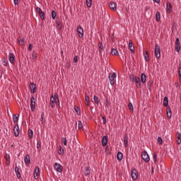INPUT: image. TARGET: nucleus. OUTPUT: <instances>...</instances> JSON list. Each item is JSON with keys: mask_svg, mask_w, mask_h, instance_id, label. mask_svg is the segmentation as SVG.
<instances>
[{"mask_svg": "<svg viewBox=\"0 0 181 181\" xmlns=\"http://www.w3.org/2000/svg\"><path fill=\"white\" fill-rule=\"evenodd\" d=\"M54 103L56 105H60V100H59V95L56 93L54 95H52L50 98V105L52 108H54Z\"/></svg>", "mask_w": 181, "mask_h": 181, "instance_id": "f257e3e1", "label": "nucleus"}, {"mask_svg": "<svg viewBox=\"0 0 181 181\" xmlns=\"http://www.w3.org/2000/svg\"><path fill=\"white\" fill-rule=\"evenodd\" d=\"M129 78L132 83H135L136 88H141V78L134 75H130Z\"/></svg>", "mask_w": 181, "mask_h": 181, "instance_id": "f03ea898", "label": "nucleus"}, {"mask_svg": "<svg viewBox=\"0 0 181 181\" xmlns=\"http://www.w3.org/2000/svg\"><path fill=\"white\" fill-rule=\"evenodd\" d=\"M154 53L157 59H160V46L158 44H156Z\"/></svg>", "mask_w": 181, "mask_h": 181, "instance_id": "7ed1b4c3", "label": "nucleus"}, {"mask_svg": "<svg viewBox=\"0 0 181 181\" xmlns=\"http://www.w3.org/2000/svg\"><path fill=\"white\" fill-rule=\"evenodd\" d=\"M141 158L143 159V160H144V162H149V160H151V158H149V155L148 154V152H146V151H143L141 153Z\"/></svg>", "mask_w": 181, "mask_h": 181, "instance_id": "20e7f679", "label": "nucleus"}, {"mask_svg": "<svg viewBox=\"0 0 181 181\" xmlns=\"http://www.w3.org/2000/svg\"><path fill=\"white\" fill-rule=\"evenodd\" d=\"M117 78V73H113L112 75L109 76V80L111 86H114L115 84V81H114V78Z\"/></svg>", "mask_w": 181, "mask_h": 181, "instance_id": "39448f33", "label": "nucleus"}, {"mask_svg": "<svg viewBox=\"0 0 181 181\" xmlns=\"http://www.w3.org/2000/svg\"><path fill=\"white\" fill-rule=\"evenodd\" d=\"M35 105H36V102H35V97L33 96L30 98V108H31V111H33V112L35 111V110L36 108Z\"/></svg>", "mask_w": 181, "mask_h": 181, "instance_id": "423d86ee", "label": "nucleus"}, {"mask_svg": "<svg viewBox=\"0 0 181 181\" xmlns=\"http://www.w3.org/2000/svg\"><path fill=\"white\" fill-rule=\"evenodd\" d=\"M40 175V169L39 166H36L34 170V177L35 179H37L39 175Z\"/></svg>", "mask_w": 181, "mask_h": 181, "instance_id": "0eeeda50", "label": "nucleus"}, {"mask_svg": "<svg viewBox=\"0 0 181 181\" xmlns=\"http://www.w3.org/2000/svg\"><path fill=\"white\" fill-rule=\"evenodd\" d=\"M131 175L132 179H133V180H136V179H138V172L136 171V169H133L132 170Z\"/></svg>", "mask_w": 181, "mask_h": 181, "instance_id": "6e6552de", "label": "nucleus"}, {"mask_svg": "<svg viewBox=\"0 0 181 181\" xmlns=\"http://www.w3.org/2000/svg\"><path fill=\"white\" fill-rule=\"evenodd\" d=\"M129 49L132 53H135V47L134 46V42H132V40L129 41Z\"/></svg>", "mask_w": 181, "mask_h": 181, "instance_id": "1a4fd4ad", "label": "nucleus"}, {"mask_svg": "<svg viewBox=\"0 0 181 181\" xmlns=\"http://www.w3.org/2000/svg\"><path fill=\"white\" fill-rule=\"evenodd\" d=\"M54 168L55 170H57V172H59V173L63 172V169H62V165H60L57 163H54Z\"/></svg>", "mask_w": 181, "mask_h": 181, "instance_id": "9d476101", "label": "nucleus"}, {"mask_svg": "<svg viewBox=\"0 0 181 181\" xmlns=\"http://www.w3.org/2000/svg\"><path fill=\"white\" fill-rule=\"evenodd\" d=\"M77 32L78 33V37L80 38L83 37V33L84 31L83 30V28H81V25H78L77 27Z\"/></svg>", "mask_w": 181, "mask_h": 181, "instance_id": "9b49d317", "label": "nucleus"}, {"mask_svg": "<svg viewBox=\"0 0 181 181\" xmlns=\"http://www.w3.org/2000/svg\"><path fill=\"white\" fill-rule=\"evenodd\" d=\"M175 50L179 52H180V42H179V37L175 40Z\"/></svg>", "mask_w": 181, "mask_h": 181, "instance_id": "f8f14e48", "label": "nucleus"}, {"mask_svg": "<svg viewBox=\"0 0 181 181\" xmlns=\"http://www.w3.org/2000/svg\"><path fill=\"white\" fill-rule=\"evenodd\" d=\"M8 60L11 64H15V54L9 53Z\"/></svg>", "mask_w": 181, "mask_h": 181, "instance_id": "ddd939ff", "label": "nucleus"}, {"mask_svg": "<svg viewBox=\"0 0 181 181\" xmlns=\"http://www.w3.org/2000/svg\"><path fill=\"white\" fill-rule=\"evenodd\" d=\"M13 132H14L15 136H19V133L21 132V130L19 129V126L18 124H16L14 127Z\"/></svg>", "mask_w": 181, "mask_h": 181, "instance_id": "4468645a", "label": "nucleus"}, {"mask_svg": "<svg viewBox=\"0 0 181 181\" xmlns=\"http://www.w3.org/2000/svg\"><path fill=\"white\" fill-rule=\"evenodd\" d=\"M107 144H108V136H104L102 139V145L107 146Z\"/></svg>", "mask_w": 181, "mask_h": 181, "instance_id": "2eb2a0df", "label": "nucleus"}, {"mask_svg": "<svg viewBox=\"0 0 181 181\" xmlns=\"http://www.w3.org/2000/svg\"><path fill=\"white\" fill-rule=\"evenodd\" d=\"M167 13H171L172 11H173V8L172 7V4H170V2H168L167 3Z\"/></svg>", "mask_w": 181, "mask_h": 181, "instance_id": "dca6fc26", "label": "nucleus"}, {"mask_svg": "<svg viewBox=\"0 0 181 181\" xmlns=\"http://www.w3.org/2000/svg\"><path fill=\"white\" fill-rule=\"evenodd\" d=\"M30 88L31 93H33V94L36 93V84H35L34 83H30Z\"/></svg>", "mask_w": 181, "mask_h": 181, "instance_id": "f3484780", "label": "nucleus"}, {"mask_svg": "<svg viewBox=\"0 0 181 181\" xmlns=\"http://www.w3.org/2000/svg\"><path fill=\"white\" fill-rule=\"evenodd\" d=\"M109 7H110V9H111L114 12H115V11H117V6H115V3H114L112 1L109 4Z\"/></svg>", "mask_w": 181, "mask_h": 181, "instance_id": "a211bd4d", "label": "nucleus"}, {"mask_svg": "<svg viewBox=\"0 0 181 181\" xmlns=\"http://www.w3.org/2000/svg\"><path fill=\"white\" fill-rule=\"evenodd\" d=\"M24 162L26 165H30V156H29V154L25 156Z\"/></svg>", "mask_w": 181, "mask_h": 181, "instance_id": "6ab92c4d", "label": "nucleus"}, {"mask_svg": "<svg viewBox=\"0 0 181 181\" xmlns=\"http://www.w3.org/2000/svg\"><path fill=\"white\" fill-rule=\"evenodd\" d=\"M167 117L169 119L172 118V110L170 109V106H168L167 107Z\"/></svg>", "mask_w": 181, "mask_h": 181, "instance_id": "aec40b11", "label": "nucleus"}, {"mask_svg": "<svg viewBox=\"0 0 181 181\" xmlns=\"http://www.w3.org/2000/svg\"><path fill=\"white\" fill-rule=\"evenodd\" d=\"M176 137H177L176 142L178 144V145H180V144H181V134L179 133V132H177L176 133Z\"/></svg>", "mask_w": 181, "mask_h": 181, "instance_id": "412c9836", "label": "nucleus"}, {"mask_svg": "<svg viewBox=\"0 0 181 181\" xmlns=\"http://www.w3.org/2000/svg\"><path fill=\"white\" fill-rule=\"evenodd\" d=\"M163 105L164 107H167V108H168V107H169V100H168V97L164 98Z\"/></svg>", "mask_w": 181, "mask_h": 181, "instance_id": "4be33fe9", "label": "nucleus"}, {"mask_svg": "<svg viewBox=\"0 0 181 181\" xmlns=\"http://www.w3.org/2000/svg\"><path fill=\"white\" fill-rule=\"evenodd\" d=\"M140 81H141L143 84H145V83H146V75L145 74H141Z\"/></svg>", "mask_w": 181, "mask_h": 181, "instance_id": "5701e85b", "label": "nucleus"}, {"mask_svg": "<svg viewBox=\"0 0 181 181\" xmlns=\"http://www.w3.org/2000/svg\"><path fill=\"white\" fill-rule=\"evenodd\" d=\"M110 53L112 56H119V54L118 53V50H117V49H112Z\"/></svg>", "mask_w": 181, "mask_h": 181, "instance_id": "b1692460", "label": "nucleus"}, {"mask_svg": "<svg viewBox=\"0 0 181 181\" xmlns=\"http://www.w3.org/2000/svg\"><path fill=\"white\" fill-rule=\"evenodd\" d=\"M15 172L17 175L18 179H21V172H19V168H18V166H16V165L15 167Z\"/></svg>", "mask_w": 181, "mask_h": 181, "instance_id": "393cba45", "label": "nucleus"}, {"mask_svg": "<svg viewBox=\"0 0 181 181\" xmlns=\"http://www.w3.org/2000/svg\"><path fill=\"white\" fill-rule=\"evenodd\" d=\"M124 144L125 148H127L128 146V134H125L124 136Z\"/></svg>", "mask_w": 181, "mask_h": 181, "instance_id": "a878e982", "label": "nucleus"}, {"mask_svg": "<svg viewBox=\"0 0 181 181\" xmlns=\"http://www.w3.org/2000/svg\"><path fill=\"white\" fill-rule=\"evenodd\" d=\"M144 56L146 62H149V53L148 52V51L144 52Z\"/></svg>", "mask_w": 181, "mask_h": 181, "instance_id": "bb28decb", "label": "nucleus"}, {"mask_svg": "<svg viewBox=\"0 0 181 181\" xmlns=\"http://www.w3.org/2000/svg\"><path fill=\"white\" fill-rule=\"evenodd\" d=\"M98 50L100 52V53H101V52H103V50H104V45H103V42H99L98 43Z\"/></svg>", "mask_w": 181, "mask_h": 181, "instance_id": "cd10ccee", "label": "nucleus"}, {"mask_svg": "<svg viewBox=\"0 0 181 181\" xmlns=\"http://www.w3.org/2000/svg\"><path fill=\"white\" fill-rule=\"evenodd\" d=\"M156 22H159L160 21V13L157 11L156 13Z\"/></svg>", "mask_w": 181, "mask_h": 181, "instance_id": "c85d7f7f", "label": "nucleus"}, {"mask_svg": "<svg viewBox=\"0 0 181 181\" xmlns=\"http://www.w3.org/2000/svg\"><path fill=\"white\" fill-rule=\"evenodd\" d=\"M117 160H121L124 158V155L121 152H118L117 155Z\"/></svg>", "mask_w": 181, "mask_h": 181, "instance_id": "c756f323", "label": "nucleus"}, {"mask_svg": "<svg viewBox=\"0 0 181 181\" xmlns=\"http://www.w3.org/2000/svg\"><path fill=\"white\" fill-rule=\"evenodd\" d=\"M13 122H18V121H19V115H13Z\"/></svg>", "mask_w": 181, "mask_h": 181, "instance_id": "7c9ffc66", "label": "nucleus"}, {"mask_svg": "<svg viewBox=\"0 0 181 181\" xmlns=\"http://www.w3.org/2000/svg\"><path fill=\"white\" fill-rule=\"evenodd\" d=\"M18 45H21V46L25 45V38H18Z\"/></svg>", "mask_w": 181, "mask_h": 181, "instance_id": "2f4dec72", "label": "nucleus"}, {"mask_svg": "<svg viewBox=\"0 0 181 181\" xmlns=\"http://www.w3.org/2000/svg\"><path fill=\"white\" fill-rule=\"evenodd\" d=\"M32 59L35 62H36L37 60V54L36 52H35V51H33V52L32 54Z\"/></svg>", "mask_w": 181, "mask_h": 181, "instance_id": "473e14b6", "label": "nucleus"}, {"mask_svg": "<svg viewBox=\"0 0 181 181\" xmlns=\"http://www.w3.org/2000/svg\"><path fill=\"white\" fill-rule=\"evenodd\" d=\"M28 136L30 139H32L33 138V129H28Z\"/></svg>", "mask_w": 181, "mask_h": 181, "instance_id": "72a5a7b5", "label": "nucleus"}, {"mask_svg": "<svg viewBox=\"0 0 181 181\" xmlns=\"http://www.w3.org/2000/svg\"><path fill=\"white\" fill-rule=\"evenodd\" d=\"M85 176H90V167L86 168Z\"/></svg>", "mask_w": 181, "mask_h": 181, "instance_id": "f704fd0d", "label": "nucleus"}, {"mask_svg": "<svg viewBox=\"0 0 181 181\" xmlns=\"http://www.w3.org/2000/svg\"><path fill=\"white\" fill-rule=\"evenodd\" d=\"M93 100H94L95 104L98 105L100 103V100L98 99V97H97L95 95L93 96Z\"/></svg>", "mask_w": 181, "mask_h": 181, "instance_id": "c9c22d12", "label": "nucleus"}, {"mask_svg": "<svg viewBox=\"0 0 181 181\" xmlns=\"http://www.w3.org/2000/svg\"><path fill=\"white\" fill-rule=\"evenodd\" d=\"M128 108L132 112H134V106L132 105V103H129L128 104Z\"/></svg>", "mask_w": 181, "mask_h": 181, "instance_id": "e433bc0d", "label": "nucleus"}, {"mask_svg": "<svg viewBox=\"0 0 181 181\" xmlns=\"http://www.w3.org/2000/svg\"><path fill=\"white\" fill-rule=\"evenodd\" d=\"M93 0H86V5L88 8H91Z\"/></svg>", "mask_w": 181, "mask_h": 181, "instance_id": "4c0bfd02", "label": "nucleus"}, {"mask_svg": "<svg viewBox=\"0 0 181 181\" xmlns=\"http://www.w3.org/2000/svg\"><path fill=\"white\" fill-rule=\"evenodd\" d=\"M56 23L57 25V27L59 29V30H62V23H60V21H56Z\"/></svg>", "mask_w": 181, "mask_h": 181, "instance_id": "58836bf2", "label": "nucleus"}, {"mask_svg": "<svg viewBox=\"0 0 181 181\" xmlns=\"http://www.w3.org/2000/svg\"><path fill=\"white\" fill-rule=\"evenodd\" d=\"M153 158L154 160V163H156V162H158V154H156V152H155L153 155Z\"/></svg>", "mask_w": 181, "mask_h": 181, "instance_id": "ea45409f", "label": "nucleus"}, {"mask_svg": "<svg viewBox=\"0 0 181 181\" xmlns=\"http://www.w3.org/2000/svg\"><path fill=\"white\" fill-rule=\"evenodd\" d=\"M78 129H83V122L80 120L78 122Z\"/></svg>", "mask_w": 181, "mask_h": 181, "instance_id": "a19ab883", "label": "nucleus"}, {"mask_svg": "<svg viewBox=\"0 0 181 181\" xmlns=\"http://www.w3.org/2000/svg\"><path fill=\"white\" fill-rule=\"evenodd\" d=\"M152 84H153V81H149L147 83V88L148 90H151V87L152 86Z\"/></svg>", "mask_w": 181, "mask_h": 181, "instance_id": "79ce46f5", "label": "nucleus"}, {"mask_svg": "<svg viewBox=\"0 0 181 181\" xmlns=\"http://www.w3.org/2000/svg\"><path fill=\"white\" fill-rule=\"evenodd\" d=\"M158 144L159 145H162V144H163V140L162 139V137L160 136L158 137Z\"/></svg>", "mask_w": 181, "mask_h": 181, "instance_id": "37998d69", "label": "nucleus"}, {"mask_svg": "<svg viewBox=\"0 0 181 181\" xmlns=\"http://www.w3.org/2000/svg\"><path fill=\"white\" fill-rule=\"evenodd\" d=\"M39 15H40V19H42V21H45V12L42 11Z\"/></svg>", "mask_w": 181, "mask_h": 181, "instance_id": "c03bdc74", "label": "nucleus"}, {"mask_svg": "<svg viewBox=\"0 0 181 181\" xmlns=\"http://www.w3.org/2000/svg\"><path fill=\"white\" fill-rule=\"evenodd\" d=\"M62 142L64 145H67V139L66 137H64L62 139Z\"/></svg>", "mask_w": 181, "mask_h": 181, "instance_id": "a18cd8bd", "label": "nucleus"}, {"mask_svg": "<svg viewBox=\"0 0 181 181\" xmlns=\"http://www.w3.org/2000/svg\"><path fill=\"white\" fill-rule=\"evenodd\" d=\"M3 63H4V66H8V59H6V58L3 57Z\"/></svg>", "mask_w": 181, "mask_h": 181, "instance_id": "49530a36", "label": "nucleus"}, {"mask_svg": "<svg viewBox=\"0 0 181 181\" xmlns=\"http://www.w3.org/2000/svg\"><path fill=\"white\" fill-rule=\"evenodd\" d=\"M105 153L107 155H110L111 153V151H110V147L106 146V148H105Z\"/></svg>", "mask_w": 181, "mask_h": 181, "instance_id": "de8ad7c7", "label": "nucleus"}, {"mask_svg": "<svg viewBox=\"0 0 181 181\" xmlns=\"http://www.w3.org/2000/svg\"><path fill=\"white\" fill-rule=\"evenodd\" d=\"M179 81L181 83V67L178 69Z\"/></svg>", "mask_w": 181, "mask_h": 181, "instance_id": "09e8293b", "label": "nucleus"}, {"mask_svg": "<svg viewBox=\"0 0 181 181\" xmlns=\"http://www.w3.org/2000/svg\"><path fill=\"white\" fill-rule=\"evenodd\" d=\"M58 153H59V155H63V153H64V149L60 147V148L58 151Z\"/></svg>", "mask_w": 181, "mask_h": 181, "instance_id": "8fccbe9b", "label": "nucleus"}, {"mask_svg": "<svg viewBox=\"0 0 181 181\" xmlns=\"http://www.w3.org/2000/svg\"><path fill=\"white\" fill-rule=\"evenodd\" d=\"M36 11H37L38 15H40V13H42L43 12V11H42V8H40V7H37Z\"/></svg>", "mask_w": 181, "mask_h": 181, "instance_id": "3c124183", "label": "nucleus"}, {"mask_svg": "<svg viewBox=\"0 0 181 181\" xmlns=\"http://www.w3.org/2000/svg\"><path fill=\"white\" fill-rule=\"evenodd\" d=\"M74 110H75V111H76V112L77 114H80V112H81V110H80V107H74Z\"/></svg>", "mask_w": 181, "mask_h": 181, "instance_id": "603ef678", "label": "nucleus"}, {"mask_svg": "<svg viewBox=\"0 0 181 181\" xmlns=\"http://www.w3.org/2000/svg\"><path fill=\"white\" fill-rule=\"evenodd\" d=\"M52 18L56 19V11H52Z\"/></svg>", "mask_w": 181, "mask_h": 181, "instance_id": "864d4df0", "label": "nucleus"}, {"mask_svg": "<svg viewBox=\"0 0 181 181\" xmlns=\"http://www.w3.org/2000/svg\"><path fill=\"white\" fill-rule=\"evenodd\" d=\"M66 68L68 70H70V61H67V62H66Z\"/></svg>", "mask_w": 181, "mask_h": 181, "instance_id": "5fc2aeb1", "label": "nucleus"}, {"mask_svg": "<svg viewBox=\"0 0 181 181\" xmlns=\"http://www.w3.org/2000/svg\"><path fill=\"white\" fill-rule=\"evenodd\" d=\"M102 119L103 121L104 124H107V118L105 117L102 116Z\"/></svg>", "mask_w": 181, "mask_h": 181, "instance_id": "6e6d98bb", "label": "nucleus"}, {"mask_svg": "<svg viewBox=\"0 0 181 181\" xmlns=\"http://www.w3.org/2000/svg\"><path fill=\"white\" fill-rule=\"evenodd\" d=\"M78 56H75L74 57V63H77V62H78Z\"/></svg>", "mask_w": 181, "mask_h": 181, "instance_id": "4d7b16f0", "label": "nucleus"}, {"mask_svg": "<svg viewBox=\"0 0 181 181\" xmlns=\"http://www.w3.org/2000/svg\"><path fill=\"white\" fill-rule=\"evenodd\" d=\"M32 49H33V45L30 44L28 46V50L30 52L32 51Z\"/></svg>", "mask_w": 181, "mask_h": 181, "instance_id": "13d9d810", "label": "nucleus"}, {"mask_svg": "<svg viewBox=\"0 0 181 181\" xmlns=\"http://www.w3.org/2000/svg\"><path fill=\"white\" fill-rule=\"evenodd\" d=\"M5 159H6V160H11V157L9 156H8V154H6Z\"/></svg>", "mask_w": 181, "mask_h": 181, "instance_id": "bf43d9fd", "label": "nucleus"}, {"mask_svg": "<svg viewBox=\"0 0 181 181\" xmlns=\"http://www.w3.org/2000/svg\"><path fill=\"white\" fill-rule=\"evenodd\" d=\"M85 100L86 102L90 101V97L88 95H86Z\"/></svg>", "mask_w": 181, "mask_h": 181, "instance_id": "052dcab7", "label": "nucleus"}, {"mask_svg": "<svg viewBox=\"0 0 181 181\" xmlns=\"http://www.w3.org/2000/svg\"><path fill=\"white\" fill-rule=\"evenodd\" d=\"M14 5H18L19 4V0H13Z\"/></svg>", "mask_w": 181, "mask_h": 181, "instance_id": "680f3d73", "label": "nucleus"}, {"mask_svg": "<svg viewBox=\"0 0 181 181\" xmlns=\"http://www.w3.org/2000/svg\"><path fill=\"white\" fill-rule=\"evenodd\" d=\"M37 149H39V148H40V146H41L40 142L37 143Z\"/></svg>", "mask_w": 181, "mask_h": 181, "instance_id": "e2e57ef3", "label": "nucleus"}, {"mask_svg": "<svg viewBox=\"0 0 181 181\" xmlns=\"http://www.w3.org/2000/svg\"><path fill=\"white\" fill-rule=\"evenodd\" d=\"M153 2H156V4H159L160 2V0H153Z\"/></svg>", "mask_w": 181, "mask_h": 181, "instance_id": "0e129e2a", "label": "nucleus"}, {"mask_svg": "<svg viewBox=\"0 0 181 181\" xmlns=\"http://www.w3.org/2000/svg\"><path fill=\"white\" fill-rule=\"evenodd\" d=\"M43 115H45L44 112H42L41 115V121H43Z\"/></svg>", "mask_w": 181, "mask_h": 181, "instance_id": "69168bd1", "label": "nucleus"}, {"mask_svg": "<svg viewBox=\"0 0 181 181\" xmlns=\"http://www.w3.org/2000/svg\"><path fill=\"white\" fill-rule=\"evenodd\" d=\"M86 104L87 107H90V101L86 102Z\"/></svg>", "mask_w": 181, "mask_h": 181, "instance_id": "338daca9", "label": "nucleus"}, {"mask_svg": "<svg viewBox=\"0 0 181 181\" xmlns=\"http://www.w3.org/2000/svg\"><path fill=\"white\" fill-rule=\"evenodd\" d=\"M10 163H11L10 160H6V165H10Z\"/></svg>", "mask_w": 181, "mask_h": 181, "instance_id": "774afa93", "label": "nucleus"}]
</instances>
